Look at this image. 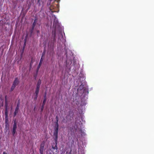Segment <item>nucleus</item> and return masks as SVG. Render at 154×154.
I'll return each instance as SVG.
<instances>
[{"instance_id":"f257e3e1","label":"nucleus","mask_w":154,"mask_h":154,"mask_svg":"<svg viewBox=\"0 0 154 154\" xmlns=\"http://www.w3.org/2000/svg\"><path fill=\"white\" fill-rule=\"evenodd\" d=\"M58 128H54L53 136L55 144L54 146L53 145L52 146L51 149H53L54 150L56 149V151H57L58 149L57 147V141L58 139Z\"/></svg>"},{"instance_id":"f03ea898","label":"nucleus","mask_w":154,"mask_h":154,"mask_svg":"<svg viewBox=\"0 0 154 154\" xmlns=\"http://www.w3.org/2000/svg\"><path fill=\"white\" fill-rule=\"evenodd\" d=\"M17 128V125L16 120H15L14 121V124L13 127L12 133L13 135L16 133V130Z\"/></svg>"},{"instance_id":"7ed1b4c3","label":"nucleus","mask_w":154,"mask_h":154,"mask_svg":"<svg viewBox=\"0 0 154 154\" xmlns=\"http://www.w3.org/2000/svg\"><path fill=\"white\" fill-rule=\"evenodd\" d=\"M5 115L6 117H7L8 116V101L5 102Z\"/></svg>"},{"instance_id":"20e7f679","label":"nucleus","mask_w":154,"mask_h":154,"mask_svg":"<svg viewBox=\"0 0 154 154\" xmlns=\"http://www.w3.org/2000/svg\"><path fill=\"white\" fill-rule=\"evenodd\" d=\"M44 145L45 144L44 143H42L40 145L39 151L41 154H43Z\"/></svg>"},{"instance_id":"39448f33","label":"nucleus","mask_w":154,"mask_h":154,"mask_svg":"<svg viewBox=\"0 0 154 154\" xmlns=\"http://www.w3.org/2000/svg\"><path fill=\"white\" fill-rule=\"evenodd\" d=\"M58 6V5H54V4L53 5H51L49 8L50 9L51 11L52 10L55 9V8H56Z\"/></svg>"},{"instance_id":"423d86ee","label":"nucleus","mask_w":154,"mask_h":154,"mask_svg":"<svg viewBox=\"0 0 154 154\" xmlns=\"http://www.w3.org/2000/svg\"><path fill=\"white\" fill-rule=\"evenodd\" d=\"M19 83V81L17 78H15V80L13 82V85L16 86Z\"/></svg>"},{"instance_id":"0eeeda50","label":"nucleus","mask_w":154,"mask_h":154,"mask_svg":"<svg viewBox=\"0 0 154 154\" xmlns=\"http://www.w3.org/2000/svg\"><path fill=\"white\" fill-rule=\"evenodd\" d=\"M19 106H16L14 113V117H15L18 112Z\"/></svg>"},{"instance_id":"6e6552de","label":"nucleus","mask_w":154,"mask_h":154,"mask_svg":"<svg viewBox=\"0 0 154 154\" xmlns=\"http://www.w3.org/2000/svg\"><path fill=\"white\" fill-rule=\"evenodd\" d=\"M75 120V124L76 125V126L78 125L79 124L80 125V122H81V121L79 120H80V118L79 117L78 118H76V119Z\"/></svg>"},{"instance_id":"1a4fd4ad","label":"nucleus","mask_w":154,"mask_h":154,"mask_svg":"<svg viewBox=\"0 0 154 154\" xmlns=\"http://www.w3.org/2000/svg\"><path fill=\"white\" fill-rule=\"evenodd\" d=\"M43 59L41 57V59H40V61L39 63V65H38V67H37V70H38L39 68H40L42 64V63L43 62Z\"/></svg>"},{"instance_id":"9d476101","label":"nucleus","mask_w":154,"mask_h":154,"mask_svg":"<svg viewBox=\"0 0 154 154\" xmlns=\"http://www.w3.org/2000/svg\"><path fill=\"white\" fill-rule=\"evenodd\" d=\"M46 93L45 92V93L44 96V99H43V103H43V104H45V103L46 101Z\"/></svg>"},{"instance_id":"9b49d317","label":"nucleus","mask_w":154,"mask_h":154,"mask_svg":"<svg viewBox=\"0 0 154 154\" xmlns=\"http://www.w3.org/2000/svg\"><path fill=\"white\" fill-rule=\"evenodd\" d=\"M53 36L54 37V39L56 36V30L55 29H54L53 31Z\"/></svg>"},{"instance_id":"f8f14e48","label":"nucleus","mask_w":154,"mask_h":154,"mask_svg":"<svg viewBox=\"0 0 154 154\" xmlns=\"http://www.w3.org/2000/svg\"><path fill=\"white\" fill-rule=\"evenodd\" d=\"M36 19L34 20V21L33 22V23H32V29H33V28H34V27L36 25Z\"/></svg>"},{"instance_id":"ddd939ff","label":"nucleus","mask_w":154,"mask_h":154,"mask_svg":"<svg viewBox=\"0 0 154 154\" xmlns=\"http://www.w3.org/2000/svg\"><path fill=\"white\" fill-rule=\"evenodd\" d=\"M5 124L6 125V126L7 125H8V116L7 117H6V116H5Z\"/></svg>"},{"instance_id":"4468645a","label":"nucleus","mask_w":154,"mask_h":154,"mask_svg":"<svg viewBox=\"0 0 154 154\" xmlns=\"http://www.w3.org/2000/svg\"><path fill=\"white\" fill-rule=\"evenodd\" d=\"M58 23V21L57 20H56V17H55V19L54 18V24H57Z\"/></svg>"},{"instance_id":"2eb2a0df","label":"nucleus","mask_w":154,"mask_h":154,"mask_svg":"<svg viewBox=\"0 0 154 154\" xmlns=\"http://www.w3.org/2000/svg\"><path fill=\"white\" fill-rule=\"evenodd\" d=\"M16 86H15L14 85H13V84L12 85V86L11 87V89L10 90V91H13L14 90V89L15 88Z\"/></svg>"},{"instance_id":"dca6fc26","label":"nucleus","mask_w":154,"mask_h":154,"mask_svg":"<svg viewBox=\"0 0 154 154\" xmlns=\"http://www.w3.org/2000/svg\"><path fill=\"white\" fill-rule=\"evenodd\" d=\"M45 105V104H43V103H42V106L41 109V112H42L43 110Z\"/></svg>"},{"instance_id":"f3484780","label":"nucleus","mask_w":154,"mask_h":154,"mask_svg":"<svg viewBox=\"0 0 154 154\" xmlns=\"http://www.w3.org/2000/svg\"><path fill=\"white\" fill-rule=\"evenodd\" d=\"M54 128H59V124H55Z\"/></svg>"},{"instance_id":"a211bd4d","label":"nucleus","mask_w":154,"mask_h":154,"mask_svg":"<svg viewBox=\"0 0 154 154\" xmlns=\"http://www.w3.org/2000/svg\"><path fill=\"white\" fill-rule=\"evenodd\" d=\"M41 83V80L39 79L38 80L37 85H40Z\"/></svg>"},{"instance_id":"6ab92c4d","label":"nucleus","mask_w":154,"mask_h":154,"mask_svg":"<svg viewBox=\"0 0 154 154\" xmlns=\"http://www.w3.org/2000/svg\"><path fill=\"white\" fill-rule=\"evenodd\" d=\"M39 89H36L35 91V93L38 94L39 93Z\"/></svg>"},{"instance_id":"aec40b11","label":"nucleus","mask_w":154,"mask_h":154,"mask_svg":"<svg viewBox=\"0 0 154 154\" xmlns=\"http://www.w3.org/2000/svg\"><path fill=\"white\" fill-rule=\"evenodd\" d=\"M40 85H36V89H39L40 88Z\"/></svg>"},{"instance_id":"412c9836","label":"nucleus","mask_w":154,"mask_h":154,"mask_svg":"<svg viewBox=\"0 0 154 154\" xmlns=\"http://www.w3.org/2000/svg\"><path fill=\"white\" fill-rule=\"evenodd\" d=\"M45 51H44L42 53V57H42H42L45 56Z\"/></svg>"},{"instance_id":"4be33fe9","label":"nucleus","mask_w":154,"mask_h":154,"mask_svg":"<svg viewBox=\"0 0 154 154\" xmlns=\"http://www.w3.org/2000/svg\"><path fill=\"white\" fill-rule=\"evenodd\" d=\"M3 106V101H2V103H1V102H0V107H1Z\"/></svg>"},{"instance_id":"5701e85b","label":"nucleus","mask_w":154,"mask_h":154,"mask_svg":"<svg viewBox=\"0 0 154 154\" xmlns=\"http://www.w3.org/2000/svg\"><path fill=\"white\" fill-rule=\"evenodd\" d=\"M20 104V100H19L18 101L17 103V105L16 106H19V105Z\"/></svg>"},{"instance_id":"b1692460","label":"nucleus","mask_w":154,"mask_h":154,"mask_svg":"<svg viewBox=\"0 0 154 154\" xmlns=\"http://www.w3.org/2000/svg\"><path fill=\"white\" fill-rule=\"evenodd\" d=\"M26 39H25V42H24V45H23V48H24L25 46L26 45Z\"/></svg>"},{"instance_id":"393cba45","label":"nucleus","mask_w":154,"mask_h":154,"mask_svg":"<svg viewBox=\"0 0 154 154\" xmlns=\"http://www.w3.org/2000/svg\"><path fill=\"white\" fill-rule=\"evenodd\" d=\"M8 101L7 96H5V102Z\"/></svg>"},{"instance_id":"a878e982","label":"nucleus","mask_w":154,"mask_h":154,"mask_svg":"<svg viewBox=\"0 0 154 154\" xmlns=\"http://www.w3.org/2000/svg\"><path fill=\"white\" fill-rule=\"evenodd\" d=\"M38 96H35V97L34 98V100L35 101H36L37 100V98Z\"/></svg>"},{"instance_id":"bb28decb","label":"nucleus","mask_w":154,"mask_h":154,"mask_svg":"<svg viewBox=\"0 0 154 154\" xmlns=\"http://www.w3.org/2000/svg\"><path fill=\"white\" fill-rule=\"evenodd\" d=\"M55 124H58V120H56V122H55Z\"/></svg>"},{"instance_id":"cd10ccee","label":"nucleus","mask_w":154,"mask_h":154,"mask_svg":"<svg viewBox=\"0 0 154 154\" xmlns=\"http://www.w3.org/2000/svg\"><path fill=\"white\" fill-rule=\"evenodd\" d=\"M69 116V115H67V116H66V119H67V121H69V120H68V119H67V117H68V116Z\"/></svg>"},{"instance_id":"c85d7f7f","label":"nucleus","mask_w":154,"mask_h":154,"mask_svg":"<svg viewBox=\"0 0 154 154\" xmlns=\"http://www.w3.org/2000/svg\"><path fill=\"white\" fill-rule=\"evenodd\" d=\"M34 94H35V96H38V94H37V93H34Z\"/></svg>"},{"instance_id":"c756f323","label":"nucleus","mask_w":154,"mask_h":154,"mask_svg":"<svg viewBox=\"0 0 154 154\" xmlns=\"http://www.w3.org/2000/svg\"><path fill=\"white\" fill-rule=\"evenodd\" d=\"M56 120H57V119L58 120V117L57 116L56 117Z\"/></svg>"},{"instance_id":"7c9ffc66","label":"nucleus","mask_w":154,"mask_h":154,"mask_svg":"<svg viewBox=\"0 0 154 154\" xmlns=\"http://www.w3.org/2000/svg\"><path fill=\"white\" fill-rule=\"evenodd\" d=\"M3 154H7L5 152H3Z\"/></svg>"},{"instance_id":"2f4dec72","label":"nucleus","mask_w":154,"mask_h":154,"mask_svg":"<svg viewBox=\"0 0 154 154\" xmlns=\"http://www.w3.org/2000/svg\"><path fill=\"white\" fill-rule=\"evenodd\" d=\"M38 3H39V4L40 3V0H38Z\"/></svg>"},{"instance_id":"473e14b6","label":"nucleus","mask_w":154,"mask_h":154,"mask_svg":"<svg viewBox=\"0 0 154 154\" xmlns=\"http://www.w3.org/2000/svg\"><path fill=\"white\" fill-rule=\"evenodd\" d=\"M80 131H81L82 130H80Z\"/></svg>"}]
</instances>
